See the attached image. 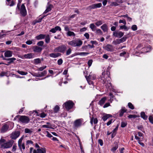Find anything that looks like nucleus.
Wrapping results in <instances>:
<instances>
[{"label":"nucleus","mask_w":153,"mask_h":153,"mask_svg":"<svg viewBox=\"0 0 153 153\" xmlns=\"http://www.w3.org/2000/svg\"><path fill=\"white\" fill-rule=\"evenodd\" d=\"M19 117V121L22 123L27 124L29 122L30 119L29 117L25 116H17Z\"/></svg>","instance_id":"1"},{"label":"nucleus","mask_w":153,"mask_h":153,"mask_svg":"<svg viewBox=\"0 0 153 153\" xmlns=\"http://www.w3.org/2000/svg\"><path fill=\"white\" fill-rule=\"evenodd\" d=\"M67 48L65 45H63L55 48L54 49V51L55 52H59L64 53Z\"/></svg>","instance_id":"2"},{"label":"nucleus","mask_w":153,"mask_h":153,"mask_svg":"<svg viewBox=\"0 0 153 153\" xmlns=\"http://www.w3.org/2000/svg\"><path fill=\"white\" fill-rule=\"evenodd\" d=\"M13 141L11 140L6 143L5 142L1 145V148L3 149H7L11 147L13 144Z\"/></svg>","instance_id":"3"},{"label":"nucleus","mask_w":153,"mask_h":153,"mask_svg":"<svg viewBox=\"0 0 153 153\" xmlns=\"http://www.w3.org/2000/svg\"><path fill=\"white\" fill-rule=\"evenodd\" d=\"M19 10H20V13L22 16L25 17L26 16L27 14V12L24 4H22L20 9Z\"/></svg>","instance_id":"4"},{"label":"nucleus","mask_w":153,"mask_h":153,"mask_svg":"<svg viewBox=\"0 0 153 153\" xmlns=\"http://www.w3.org/2000/svg\"><path fill=\"white\" fill-rule=\"evenodd\" d=\"M64 105L65 108L67 110H69L72 108L74 104L72 101H68L65 102Z\"/></svg>","instance_id":"5"},{"label":"nucleus","mask_w":153,"mask_h":153,"mask_svg":"<svg viewBox=\"0 0 153 153\" xmlns=\"http://www.w3.org/2000/svg\"><path fill=\"white\" fill-rule=\"evenodd\" d=\"M102 4L101 3H98L96 4H93L88 7L86 9L91 10L92 9H94L100 7H102Z\"/></svg>","instance_id":"6"},{"label":"nucleus","mask_w":153,"mask_h":153,"mask_svg":"<svg viewBox=\"0 0 153 153\" xmlns=\"http://www.w3.org/2000/svg\"><path fill=\"white\" fill-rule=\"evenodd\" d=\"M20 134V131H16L13 132L11 134L10 137L11 139L15 140L19 136Z\"/></svg>","instance_id":"7"},{"label":"nucleus","mask_w":153,"mask_h":153,"mask_svg":"<svg viewBox=\"0 0 153 153\" xmlns=\"http://www.w3.org/2000/svg\"><path fill=\"white\" fill-rule=\"evenodd\" d=\"M82 119H78L75 121L74 123V126L75 127H78L80 126L82 124Z\"/></svg>","instance_id":"8"},{"label":"nucleus","mask_w":153,"mask_h":153,"mask_svg":"<svg viewBox=\"0 0 153 153\" xmlns=\"http://www.w3.org/2000/svg\"><path fill=\"white\" fill-rule=\"evenodd\" d=\"M104 49L108 51L112 52L114 51L113 46L110 44H108L104 47Z\"/></svg>","instance_id":"9"},{"label":"nucleus","mask_w":153,"mask_h":153,"mask_svg":"<svg viewBox=\"0 0 153 153\" xmlns=\"http://www.w3.org/2000/svg\"><path fill=\"white\" fill-rule=\"evenodd\" d=\"M9 128V125L8 123L4 124L1 128V132L3 133L6 132L8 130Z\"/></svg>","instance_id":"10"},{"label":"nucleus","mask_w":153,"mask_h":153,"mask_svg":"<svg viewBox=\"0 0 153 153\" xmlns=\"http://www.w3.org/2000/svg\"><path fill=\"white\" fill-rule=\"evenodd\" d=\"M85 77L86 78V79L88 83V84L91 85L92 86H94V83L93 81H92L91 79V75H89L88 76H85Z\"/></svg>","instance_id":"11"},{"label":"nucleus","mask_w":153,"mask_h":153,"mask_svg":"<svg viewBox=\"0 0 153 153\" xmlns=\"http://www.w3.org/2000/svg\"><path fill=\"white\" fill-rule=\"evenodd\" d=\"M33 51L35 52H40L42 51V48L37 46H34L33 48Z\"/></svg>","instance_id":"12"},{"label":"nucleus","mask_w":153,"mask_h":153,"mask_svg":"<svg viewBox=\"0 0 153 153\" xmlns=\"http://www.w3.org/2000/svg\"><path fill=\"white\" fill-rule=\"evenodd\" d=\"M12 51H5L4 53L5 57H9L12 56Z\"/></svg>","instance_id":"13"},{"label":"nucleus","mask_w":153,"mask_h":153,"mask_svg":"<svg viewBox=\"0 0 153 153\" xmlns=\"http://www.w3.org/2000/svg\"><path fill=\"white\" fill-rule=\"evenodd\" d=\"M3 59L4 60H5L6 61H9V63H10V64L11 63H13V62L14 61L16 60V59L15 58L13 57L11 58H5L3 57Z\"/></svg>","instance_id":"14"},{"label":"nucleus","mask_w":153,"mask_h":153,"mask_svg":"<svg viewBox=\"0 0 153 153\" xmlns=\"http://www.w3.org/2000/svg\"><path fill=\"white\" fill-rule=\"evenodd\" d=\"M34 54L33 53H29L24 55V56L25 58L31 59L34 57Z\"/></svg>","instance_id":"15"},{"label":"nucleus","mask_w":153,"mask_h":153,"mask_svg":"<svg viewBox=\"0 0 153 153\" xmlns=\"http://www.w3.org/2000/svg\"><path fill=\"white\" fill-rule=\"evenodd\" d=\"M11 0H6V4L7 5L9 6L10 7H12L15 4V2L13 0H12L11 1V3L10 4V1Z\"/></svg>","instance_id":"16"},{"label":"nucleus","mask_w":153,"mask_h":153,"mask_svg":"<svg viewBox=\"0 0 153 153\" xmlns=\"http://www.w3.org/2000/svg\"><path fill=\"white\" fill-rule=\"evenodd\" d=\"M106 97H105L102 98L98 102V104L102 106L106 100Z\"/></svg>","instance_id":"17"},{"label":"nucleus","mask_w":153,"mask_h":153,"mask_svg":"<svg viewBox=\"0 0 153 153\" xmlns=\"http://www.w3.org/2000/svg\"><path fill=\"white\" fill-rule=\"evenodd\" d=\"M45 35L43 34H40L37 36L35 37L36 39L37 40H41L45 38Z\"/></svg>","instance_id":"18"},{"label":"nucleus","mask_w":153,"mask_h":153,"mask_svg":"<svg viewBox=\"0 0 153 153\" xmlns=\"http://www.w3.org/2000/svg\"><path fill=\"white\" fill-rule=\"evenodd\" d=\"M61 55V54L59 53H51L50 54L49 56L53 58H56Z\"/></svg>","instance_id":"19"},{"label":"nucleus","mask_w":153,"mask_h":153,"mask_svg":"<svg viewBox=\"0 0 153 153\" xmlns=\"http://www.w3.org/2000/svg\"><path fill=\"white\" fill-rule=\"evenodd\" d=\"M75 41L76 42V44L77 45L76 46L79 47L82 45V42L79 39H76Z\"/></svg>","instance_id":"20"},{"label":"nucleus","mask_w":153,"mask_h":153,"mask_svg":"<svg viewBox=\"0 0 153 153\" xmlns=\"http://www.w3.org/2000/svg\"><path fill=\"white\" fill-rule=\"evenodd\" d=\"M112 116L110 114H106L102 117V119L104 121H105L108 118L112 117Z\"/></svg>","instance_id":"21"},{"label":"nucleus","mask_w":153,"mask_h":153,"mask_svg":"<svg viewBox=\"0 0 153 153\" xmlns=\"http://www.w3.org/2000/svg\"><path fill=\"white\" fill-rule=\"evenodd\" d=\"M101 28L104 32H106L108 31V27L106 24H104L101 26Z\"/></svg>","instance_id":"22"},{"label":"nucleus","mask_w":153,"mask_h":153,"mask_svg":"<svg viewBox=\"0 0 153 153\" xmlns=\"http://www.w3.org/2000/svg\"><path fill=\"white\" fill-rule=\"evenodd\" d=\"M76 42L75 40H74L68 42V44L69 45H70L73 47H76L77 45L76 44Z\"/></svg>","instance_id":"23"},{"label":"nucleus","mask_w":153,"mask_h":153,"mask_svg":"<svg viewBox=\"0 0 153 153\" xmlns=\"http://www.w3.org/2000/svg\"><path fill=\"white\" fill-rule=\"evenodd\" d=\"M37 153H46L45 148H41V149H37Z\"/></svg>","instance_id":"24"},{"label":"nucleus","mask_w":153,"mask_h":153,"mask_svg":"<svg viewBox=\"0 0 153 153\" xmlns=\"http://www.w3.org/2000/svg\"><path fill=\"white\" fill-rule=\"evenodd\" d=\"M53 7V6L51 4L49 5L47 7V8L45 12H44V13H46L50 11L51 10V9Z\"/></svg>","instance_id":"25"},{"label":"nucleus","mask_w":153,"mask_h":153,"mask_svg":"<svg viewBox=\"0 0 153 153\" xmlns=\"http://www.w3.org/2000/svg\"><path fill=\"white\" fill-rule=\"evenodd\" d=\"M118 129V127H116L112 131L111 133L112 134V138H113L116 135L117 131Z\"/></svg>","instance_id":"26"},{"label":"nucleus","mask_w":153,"mask_h":153,"mask_svg":"<svg viewBox=\"0 0 153 153\" xmlns=\"http://www.w3.org/2000/svg\"><path fill=\"white\" fill-rule=\"evenodd\" d=\"M141 117L144 120H146L147 119L148 116L146 115L144 112H142L140 114Z\"/></svg>","instance_id":"27"},{"label":"nucleus","mask_w":153,"mask_h":153,"mask_svg":"<svg viewBox=\"0 0 153 153\" xmlns=\"http://www.w3.org/2000/svg\"><path fill=\"white\" fill-rule=\"evenodd\" d=\"M126 110L124 108H122V109L120 110V117H122L123 116V115L124 113L126 112Z\"/></svg>","instance_id":"28"},{"label":"nucleus","mask_w":153,"mask_h":153,"mask_svg":"<svg viewBox=\"0 0 153 153\" xmlns=\"http://www.w3.org/2000/svg\"><path fill=\"white\" fill-rule=\"evenodd\" d=\"M90 27L93 31H95L96 29V27L93 23L90 25Z\"/></svg>","instance_id":"29"},{"label":"nucleus","mask_w":153,"mask_h":153,"mask_svg":"<svg viewBox=\"0 0 153 153\" xmlns=\"http://www.w3.org/2000/svg\"><path fill=\"white\" fill-rule=\"evenodd\" d=\"M67 35L68 36H75V34L74 32L70 31L67 32Z\"/></svg>","instance_id":"30"},{"label":"nucleus","mask_w":153,"mask_h":153,"mask_svg":"<svg viewBox=\"0 0 153 153\" xmlns=\"http://www.w3.org/2000/svg\"><path fill=\"white\" fill-rule=\"evenodd\" d=\"M41 63V61L39 58L35 59L34 60V63L35 64H37Z\"/></svg>","instance_id":"31"},{"label":"nucleus","mask_w":153,"mask_h":153,"mask_svg":"<svg viewBox=\"0 0 153 153\" xmlns=\"http://www.w3.org/2000/svg\"><path fill=\"white\" fill-rule=\"evenodd\" d=\"M45 41L46 43H49L50 40V38L49 35L45 36Z\"/></svg>","instance_id":"32"},{"label":"nucleus","mask_w":153,"mask_h":153,"mask_svg":"<svg viewBox=\"0 0 153 153\" xmlns=\"http://www.w3.org/2000/svg\"><path fill=\"white\" fill-rule=\"evenodd\" d=\"M120 43V39H117L116 40L113 41L112 42V44L115 45H116Z\"/></svg>","instance_id":"33"},{"label":"nucleus","mask_w":153,"mask_h":153,"mask_svg":"<svg viewBox=\"0 0 153 153\" xmlns=\"http://www.w3.org/2000/svg\"><path fill=\"white\" fill-rule=\"evenodd\" d=\"M120 29H124L126 31H127L128 30V28L125 25H124L120 26Z\"/></svg>","instance_id":"34"},{"label":"nucleus","mask_w":153,"mask_h":153,"mask_svg":"<svg viewBox=\"0 0 153 153\" xmlns=\"http://www.w3.org/2000/svg\"><path fill=\"white\" fill-rule=\"evenodd\" d=\"M17 72L19 74L21 75H26L27 74V72H25L23 71H18Z\"/></svg>","instance_id":"35"},{"label":"nucleus","mask_w":153,"mask_h":153,"mask_svg":"<svg viewBox=\"0 0 153 153\" xmlns=\"http://www.w3.org/2000/svg\"><path fill=\"white\" fill-rule=\"evenodd\" d=\"M139 116H138L135 114H130L128 116V117L129 118H135L137 117H138Z\"/></svg>","instance_id":"36"},{"label":"nucleus","mask_w":153,"mask_h":153,"mask_svg":"<svg viewBox=\"0 0 153 153\" xmlns=\"http://www.w3.org/2000/svg\"><path fill=\"white\" fill-rule=\"evenodd\" d=\"M53 109L54 112L55 113H57L59 110V106L56 105L55 106Z\"/></svg>","instance_id":"37"},{"label":"nucleus","mask_w":153,"mask_h":153,"mask_svg":"<svg viewBox=\"0 0 153 153\" xmlns=\"http://www.w3.org/2000/svg\"><path fill=\"white\" fill-rule=\"evenodd\" d=\"M127 38V37L126 36H124L123 37L120 39V42L121 43L125 42Z\"/></svg>","instance_id":"38"},{"label":"nucleus","mask_w":153,"mask_h":153,"mask_svg":"<svg viewBox=\"0 0 153 153\" xmlns=\"http://www.w3.org/2000/svg\"><path fill=\"white\" fill-rule=\"evenodd\" d=\"M128 107L131 109L133 110L134 109V106L131 102H129L128 103Z\"/></svg>","instance_id":"39"},{"label":"nucleus","mask_w":153,"mask_h":153,"mask_svg":"<svg viewBox=\"0 0 153 153\" xmlns=\"http://www.w3.org/2000/svg\"><path fill=\"white\" fill-rule=\"evenodd\" d=\"M118 145H116L114 146L111 149V151H112L113 152H114L118 148Z\"/></svg>","instance_id":"40"},{"label":"nucleus","mask_w":153,"mask_h":153,"mask_svg":"<svg viewBox=\"0 0 153 153\" xmlns=\"http://www.w3.org/2000/svg\"><path fill=\"white\" fill-rule=\"evenodd\" d=\"M47 67L46 66H45L43 67H41L40 68H39L37 69V70L38 71H42L44 69L46 68Z\"/></svg>","instance_id":"41"},{"label":"nucleus","mask_w":153,"mask_h":153,"mask_svg":"<svg viewBox=\"0 0 153 153\" xmlns=\"http://www.w3.org/2000/svg\"><path fill=\"white\" fill-rule=\"evenodd\" d=\"M44 44V42L43 41H40L37 43V45L39 46H42Z\"/></svg>","instance_id":"42"},{"label":"nucleus","mask_w":153,"mask_h":153,"mask_svg":"<svg viewBox=\"0 0 153 153\" xmlns=\"http://www.w3.org/2000/svg\"><path fill=\"white\" fill-rule=\"evenodd\" d=\"M25 132L26 133H31L32 132V131H31V130L28 128H26L25 129Z\"/></svg>","instance_id":"43"},{"label":"nucleus","mask_w":153,"mask_h":153,"mask_svg":"<svg viewBox=\"0 0 153 153\" xmlns=\"http://www.w3.org/2000/svg\"><path fill=\"white\" fill-rule=\"evenodd\" d=\"M91 119H93V122H94V124H96L97 123L98 120L97 118H94L93 117L91 118Z\"/></svg>","instance_id":"44"},{"label":"nucleus","mask_w":153,"mask_h":153,"mask_svg":"<svg viewBox=\"0 0 153 153\" xmlns=\"http://www.w3.org/2000/svg\"><path fill=\"white\" fill-rule=\"evenodd\" d=\"M42 77L45 76L47 74V71L46 70H44L40 73Z\"/></svg>","instance_id":"45"},{"label":"nucleus","mask_w":153,"mask_h":153,"mask_svg":"<svg viewBox=\"0 0 153 153\" xmlns=\"http://www.w3.org/2000/svg\"><path fill=\"white\" fill-rule=\"evenodd\" d=\"M124 35V33L122 32H118V37L119 38H121Z\"/></svg>","instance_id":"46"},{"label":"nucleus","mask_w":153,"mask_h":153,"mask_svg":"<svg viewBox=\"0 0 153 153\" xmlns=\"http://www.w3.org/2000/svg\"><path fill=\"white\" fill-rule=\"evenodd\" d=\"M72 50L70 48H69L66 51V55H68L70 54Z\"/></svg>","instance_id":"47"},{"label":"nucleus","mask_w":153,"mask_h":153,"mask_svg":"<svg viewBox=\"0 0 153 153\" xmlns=\"http://www.w3.org/2000/svg\"><path fill=\"white\" fill-rule=\"evenodd\" d=\"M102 24V21H98L97 22H96L95 23V25L97 26H99L101 25Z\"/></svg>","instance_id":"48"},{"label":"nucleus","mask_w":153,"mask_h":153,"mask_svg":"<svg viewBox=\"0 0 153 153\" xmlns=\"http://www.w3.org/2000/svg\"><path fill=\"white\" fill-rule=\"evenodd\" d=\"M131 28L133 30L135 31L137 29V27L136 25H133L131 26Z\"/></svg>","instance_id":"49"},{"label":"nucleus","mask_w":153,"mask_h":153,"mask_svg":"<svg viewBox=\"0 0 153 153\" xmlns=\"http://www.w3.org/2000/svg\"><path fill=\"white\" fill-rule=\"evenodd\" d=\"M79 54L78 55H81V56H85L88 55L89 54L88 53H86V52H81L79 53Z\"/></svg>","instance_id":"50"},{"label":"nucleus","mask_w":153,"mask_h":153,"mask_svg":"<svg viewBox=\"0 0 153 153\" xmlns=\"http://www.w3.org/2000/svg\"><path fill=\"white\" fill-rule=\"evenodd\" d=\"M127 123L126 122H122L121 123V127L124 128L127 126Z\"/></svg>","instance_id":"51"},{"label":"nucleus","mask_w":153,"mask_h":153,"mask_svg":"<svg viewBox=\"0 0 153 153\" xmlns=\"http://www.w3.org/2000/svg\"><path fill=\"white\" fill-rule=\"evenodd\" d=\"M149 122L152 123V124H153V117H152L151 116H150L149 117Z\"/></svg>","instance_id":"52"},{"label":"nucleus","mask_w":153,"mask_h":153,"mask_svg":"<svg viewBox=\"0 0 153 153\" xmlns=\"http://www.w3.org/2000/svg\"><path fill=\"white\" fill-rule=\"evenodd\" d=\"M47 115L44 112H42L41 113L40 115V117L41 118L45 117Z\"/></svg>","instance_id":"53"},{"label":"nucleus","mask_w":153,"mask_h":153,"mask_svg":"<svg viewBox=\"0 0 153 153\" xmlns=\"http://www.w3.org/2000/svg\"><path fill=\"white\" fill-rule=\"evenodd\" d=\"M63 62V60L62 59H60L58 60L57 61V63L58 65H61Z\"/></svg>","instance_id":"54"},{"label":"nucleus","mask_w":153,"mask_h":153,"mask_svg":"<svg viewBox=\"0 0 153 153\" xmlns=\"http://www.w3.org/2000/svg\"><path fill=\"white\" fill-rule=\"evenodd\" d=\"M111 5L112 6H116L119 5V4L117 3V2H112Z\"/></svg>","instance_id":"55"},{"label":"nucleus","mask_w":153,"mask_h":153,"mask_svg":"<svg viewBox=\"0 0 153 153\" xmlns=\"http://www.w3.org/2000/svg\"><path fill=\"white\" fill-rule=\"evenodd\" d=\"M22 139H23L22 138H21L18 141V146H19V147H20V146H21V144L22 143Z\"/></svg>","instance_id":"56"},{"label":"nucleus","mask_w":153,"mask_h":153,"mask_svg":"<svg viewBox=\"0 0 153 153\" xmlns=\"http://www.w3.org/2000/svg\"><path fill=\"white\" fill-rule=\"evenodd\" d=\"M42 127L50 128L51 127V126L50 125H43L42 126Z\"/></svg>","instance_id":"57"},{"label":"nucleus","mask_w":153,"mask_h":153,"mask_svg":"<svg viewBox=\"0 0 153 153\" xmlns=\"http://www.w3.org/2000/svg\"><path fill=\"white\" fill-rule=\"evenodd\" d=\"M7 72H2L1 73L0 75L1 76H7Z\"/></svg>","instance_id":"58"},{"label":"nucleus","mask_w":153,"mask_h":153,"mask_svg":"<svg viewBox=\"0 0 153 153\" xmlns=\"http://www.w3.org/2000/svg\"><path fill=\"white\" fill-rule=\"evenodd\" d=\"M21 146L20 147H19L20 149L22 150V148L23 149H25V144L24 143H23L21 144Z\"/></svg>","instance_id":"59"},{"label":"nucleus","mask_w":153,"mask_h":153,"mask_svg":"<svg viewBox=\"0 0 153 153\" xmlns=\"http://www.w3.org/2000/svg\"><path fill=\"white\" fill-rule=\"evenodd\" d=\"M119 23H123L125 25H126V20L125 19L123 20H122L121 19L119 21Z\"/></svg>","instance_id":"60"},{"label":"nucleus","mask_w":153,"mask_h":153,"mask_svg":"<svg viewBox=\"0 0 153 153\" xmlns=\"http://www.w3.org/2000/svg\"><path fill=\"white\" fill-rule=\"evenodd\" d=\"M55 30L56 31L57 30H59V31H60L61 30V29L60 28V27L59 26H56L55 27Z\"/></svg>","instance_id":"61"},{"label":"nucleus","mask_w":153,"mask_h":153,"mask_svg":"<svg viewBox=\"0 0 153 153\" xmlns=\"http://www.w3.org/2000/svg\"><path fill=\"white\" fill-rule=\"evenodd\" d=\"M6 140L4 139H1L0 140V145H1L5 142Z\"/></svg>","instance_id":"62"},{"label":"nucleus","mask_w":153,"mask_h":153,"mask_svg":"<svg viewBox=\"0 0 153 153\" xmlns=\"http://www.w3.org/2000/svg\"><path fill=\"white\" fill-rule=\"evenodd\" d=\"M64 29L66 31L68 32L69 31L70 29L68 27L67 25H65L64 26Z\"/></svg>","instance_id":"63"},{"label":"nucleus","mask_w":153,"mask_h":153,"mask_svg":"<svg viewBox=\"0 0 153 153\" xmlns=\"http://www.w3.org/2000/svg\"><path fill=\"white\" fill-rule=\"evenodd\" d=\"M92 62H93V61H92V59H90L88 60V65L89 67L92 64Z\"/></svg>","instance_id":"64"}]
</instances>
